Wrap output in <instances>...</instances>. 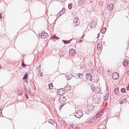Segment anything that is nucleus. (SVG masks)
I'll use <instances>...</instances> for the list:
<instances>
[{
  "label": "nucleus",
  "mask_w": 129,
  "mask_h": 129,
  "mask_svg": "<svg viewBox=\"0 0 129 129\" xmlns=\"http://www.w3.org/2000/svg\"><path fill=\"white\" fill-rule=\"evenodd\" d=\"M106 28L105 27L103 28L101 30V32L102 34H104L106 31Z\"/></svg>",
  "instance_id": "obj_16"
},
{
  "label": "nucleus",
  "mask_w": 129,
  "mask_h": 129,
  "mask_svg": "<svg viewBox=\"0 0 129 129\" xmlns=\"http://www.w3.org/2000/svg\"><path fill=\"white\" fill-rule=\"evenodd\" d=\"M119 89V88H115L114 89L115 92L116 94L118 93V91Z\"/></svg>",
  "instance_id": "obj_18"
},
{
  "label": "nucleus",
  "mask_w": 129,
  "mask_h": 129,
  "mask_svg": "<svg viewBox=\"0 0 129 129\" xmlns=\"http://www.w3.org/2000/svg\"><path fill=\"white\" fill-rule=\"evenodd\" d=\"M79 79L78 78H75V81L77 82L79 80Z\"/></svg>",
  "instance_id": "obj_33"
},
{
  "label": "nucleus",
  "mask_w": 129,
  "mask_h": 129,
  "mask_svg": "<svg viewBox=\"0 0 129 129\" xmlns=\"http://www.w3.org/2000/svg\"><path fill=\"white\" fill-rule=\"evenodd\" d=\"M87 80L90 81L92 79V75L90 74H87L86 75Z\"/></svg>",
  "instance_id": "obj_5"
},
{
  "label": "nucleus",
  "mask_w": 129,
  "mask_h": 129,
  "mask_svg": "<svg viewBox=\"0 0 129 129\" xmlns=\"http://www.w3.org/2000/svg\"><path fill=\"white\" fill-rule=\"evenodd\" d=\"M100 113V112H99H99H98V113Z\"/></svg>",
  "instance_id": "obj_50"
},
{
  "label": "nucleus",
  "mask_w": 129,
  "mask_h": 129,
  "mask_svg": "<svg viewBox=\"0 0 129 129\" xmlns=\"http://www.w3.org/2000/svg\"><path fill=\"white\" fill-rule=\"evenodd\" d=\"M78 75L79 77V78H81L83 77V75L82 74L80 73H79L78 74Z\"/></svg>",
  "instance_id": "obj_23"
},
{
  "label": "nucleus",
  "mask_w": 129,
  "mask_h": 129,
  "mask_svg": "<svg viewBox=\"0 0 129 129\" xmlns=\"http://www.w3.org/2000/svg\"><path fill=\"white\" fill-rule=\"evenodd\" d=\"M65 89H67V91H69L71 90L70 88L68 86H66V87Z\"/></svg>",
  "instance_id": "obj_24"
},
{
  "label": "nucleus",
  "mask_w": 129,
  "mask_h": 129,
  "mask_svg": "<svg viewBox=\"0 0 129 129\" xmlns=\"http://www.w3.org/2000/svg\"><path fill=\"white\" fill-rule=\"evenodd\" d=\"M39 36L40 38H41L42 39H45L48 36V34L47 33L43 31L40 34Z\"/></svg>",
  "instance_id": "obj_1"
},
{
  "label": "nucleus",
  "mask_w": 129,
  "mask_h": 129,
  "mask_svg": "<svg viewBox=\"0 0 129 129\" xmlns=\"http://www.w3.org/2000/svg\"><path fill=\"white\" fill-rule=\"evenodd\" d=\"M72 4L71 3L69 4L68 5V8L69 9H71L72 8Z\"/></svg>",
  "instance_id": "obj_25"
},
{
  "label": "nucleus",
  "mask_w": 129,
  "mask_h": 129,
  "mask_svg": "<svg viewBox=\"0 0 129 129\" xmlns=\"http://www.w3.org/2000/svg\"><path fill=\"white\" fill-rule=\"evenodd\" d=\"M70 41H66L64 40H62V41L63 42H64L65 44H67V43H70V41Z\"/></svg>",
  "instance_id": "obj_20"
},
{
  "label": "nucleus",
  "mask_w": 129,
  "mask_h": 129,
  "mask_svg": "<svg viewBox=\"0 0 129 129\" xmlns=\"http://www.w3.org/2000/svg\"><path fill=\"white\" fill-rule=\"evenodd\" d=\"M127 101V100L126 98H125L123 99V100L122 101H121L120 102V103L122 104H123V103H126Z\"/></svg>",
  "instance_id": "obj_19"
},
{
  "label": "nucleus",
  "mask_w": 129,
  "mask_h": 129,
  "mask_svg": "<svg viewBox=\"0 0 129 129\" xmlns=\"http://www.w3.org/2000/svg\"><path fill=\"white\" fill-rule=\"evenodd\" d=\"M3 116L2 113H0V117H2Z\"/></svg>",
  "instance_id": "obj_36"
},
{
  "label": "nucleus",
  "mask_w": 129,
  "mask_h": 129,
  "mask_svg": "<svg viewBox=\"0 0 129 129\" xmlns=\"http://www.w3.org/2000/svg\"><path fill=\"white\" fill-rule=\"evenodd\" d=\"M84 0H79L78 1V3L80 5H82L84 3Z\"/></svg>",
  "instance_id": "obj_12"
},
{
  "label": "nucleus",
  "mask_w": 129,
  "mask_h": 129,
  "mask_svg": "<svg viewBox=\"0 0 129 129\" xmlns=\"http://www.w3.org/2000/svg\"><path fill=\"white\" fill-rule=\"evenodd\" d=\"M99 35H100V34H98V37H99Z\"/></svg>",
  "instance_id": "obj_48"
},
{
  "label": "nucleus",
  "mask_w": 129,
  "mask_h": 129,
  "mask_svg": "<svg viewBox=\"0 0 129 129\" xmlns=\"http://www.w3.org/2000/svg\"><path fill=\"white\" fill-rule=\"evenodd\" d=\"M97 114L96 115V118H98L99 117H100V116H101V115L100 114V113H99V114H98V113H97Z\"/></svg>",
  "instance_id": "obj_26"
},
{
  "label": "nucleus",
  "mask_w": 129,
  "mask_h": 129,
  "mask_svg": "<svg viewBox=\"0 0 129 129\" xmlns=\"http://www.w3.org/2000/svg\"><path fill=\"white\" fill-rule=\"evenodd\" d=\"M109 97V94H106L104 97V100L105 101H107L108 100Z\"/></svg>",
  "instance_id": "obj_10"
},
{
  "label": "nucleus",
  "mask_w": 129,
  "mask_h": 129,
  "mask_svg": "<svg viewBox=\"0 0 129 129\" xmlns=\"http://www.w3.org/2000/svg\"><path fill=\"white\" fill-rule=\"evenodd\" d=\"M54 38H57L58 39H59V38L58 37H56L55 35H54Z\"/></svg>",
  "instance_id": "obj_32"
},
{
  "label": "nucleus",
  "mask_w": 129,
  "mask_h": 129,
  "mask_svg": "<svg viewBox=\"0 0 129 129\" xmlns=\"http://www.w3.org/2000/svg\"><path fill=\"white\" fill-rule=\"evenodd\" d=\"M28 93H29V94H30V95L31 94V93H30V91H28Z\"/></svg>",
  "instance_id": "obj_38"
},
{
  "label": "nucleus",
  "mask_w": 129,
  "mask_h": 129,
  "mask_svg": "<svg viewBox=\"0 0 129 129\" xmlns=\"http://www.w3.org/2000/svg\"><path fill=\"white\" fill-rule=\"evenodd\" d=\"M105 124H101L100 125H99L98 126L99 127V128H100V129H104V128H103V127H105Z\"/></svg>",
  "instance_id": "obj_13"
},
{
  "label": "nucleus",
  "mask_w": 129,
  "mask_h": 129,
  "mask_svg": "<svg viewBox=\"0 0 129 129\" xmlns=\"http://www.w3.org/2000/svg\"><path fill=\"white\" fill-rule=\"evenodd\" d=\"M128 60L126 59L124 60L123 62V64L124 66H126L128 64Z\"/></svg>",
  "instance_id": "obj_11"
},
{
  "label": "nucleus",
  "mask_w": 129,
  "mask_h": 129,
  "mask_svg": "<svg viewBox=\"0 0 129 129\" xmlns=\"http://www.w3.org/2000/svg\"><path fill=\"white\" fill-rule=\"evenodd\" d=\"M1 68V65H0V68Z\"/></svg>",
  "instance_id": "obj_47"
},
{
  "label": "nucleus",
  "mask_w": 129,
  "mask_h": 129,
  "mask_svg": "<svg viewBox=\"0 0 129 129\" xmlns=\"http://www.w3.org/2000/svg\"><path fill=\"white\" fill-rule=\"evenodd\" d=\"M26 98L27 99L28 98V97L27 95H26Z\"/></svg>",
  "instance_id": "obj_42"
},
{
  "label": "nucleus",
  "mask_w": 129,
  "mask_h": 129,
  "mask_svg": "<svg viewBox=\"0 0 129 129\" xmlns=\"http://www.w3.org/2000/svg\"><path fill=\"white\" fill-rule=\"evenodd\" d=\"M24 88V90H26V88H25H25H24V87H23Z\"/></svg>",
  "instance_id": "obj_43"
},
{
  "label": "nucleus",
  "mask_w": 129,
  "mask_h": 129,
  "mask_svg": "<svg viewBox=\"0 0 129 129\" xmlns=\"http://www.w3.org/2000/svg\"><path fill=\"white\" fill-rule=\"evenodd\" d=\"M65 8H63L62 10L59 12L58 13L57 16H58L59 14V15L58 16L59 17L61 15L65 12Z\"/></svg>",
  "instance_id": "obj_7"
},
{
  "label": "nucleus",
  "mask_w": 129,
  "mask_h": 129,
  "mask_svg": "<svg viewBox=\"0 0 129 129\" xmlns=\"http://www.w3.org/2000/svg\"><path fill=\"white\" fill-rule=\"evenodd\" d=\"M96 24L94 22H92V24L91 25H90V26L91 28H93L95 26Z\"/></svg>",
  "instance_id": "obj_15"
},
{
  "label": "nucleus",
  "mask_w": 129,
  "mask_h": 129,
  "mask_svg": "<svg viewBox=\"0 0 129 129\" xmlns=\"http://www.w3.org/2000/svg\"><path fill=\"white\" fill-rule=\"evenodd\" d=\"M20 94H22V93H21Z\"/></svg>",
  "instance_id": "obj_49"
},
{
  "label": "nucleus",
  "mask_w": 129,
  "mask_h": 129,
  "mask_svg": "<svg viewBox=\"0 0 129 129\" xmlns=\"http://www.w3.org/2000/svg\"><path fill=\"white\" fill-rule=\"evenodd\" d=\"M102 47V45L101 44L98 43L97 45V49L98 50H100Z\"/></svg>",
  "instance_id": "obj_14"
},
{
  "label": "nucleus",
  "mask_w": 129,
  "mask_h": 129,
  "mask_svg": "<svg viewBox=\"0 0 129 129\" xmlns=\"http://www.w3.org/2000/svg\"><path fill=\"white\" fill-rule=\"evenodd\" d=\"M27 73H25V75H24V77L23 78V80H25L24 81V82H27V83H28L27 80Z\"/></svg>",
  "instance_id": "obj_8"
},
{
  "label": "nucleus",
  "mask_w": 129,
  "mask_h": 129,
  "mask_svg": "<svg viewBox=\"0 0 129 129\" xmlns=\"http://www.w3.org/2000/svg\"><path fill=\"white\" fill-rule=\"evenodd\" d=\"M75 116L77 117L80 118L82 116L83 113H75Z\"/></svg>",
  "instance_id": "obj_9"
},
{
  "label": "nucleus",
  "mask_w": 129,
  "mask_h": 129,
  "mask_svg": "<svg viewBox=\"0 0 129 129\" xmlns=\"http://www.w3.org/2000/svg\"><path fill=\"white\" fill-rule=\"evenodd\" d=\"M79 128L78 127H76V128L75 129H79Z\"/></svg>",
  "instance_id": "obj_45"
},
{
  "label": "nucleus",
  "mask_w": 129,
  "mask_h": 129,
  "mask_svg": "<svg viewBox=\"0 0 129 129\" xmlns=\"http://www.w3.org/2000/svg\"><path fill=\"white\" fill-rule=\"evenodd\" d=\"M73 50V53H76V51L75 50H74L73 49H72Z\"/></svg>",
  "instance_id": "obj_34"
},
{
  "label": "nucleus",
  "mask_w": 129,
  "mask_h": 129,
  "mask_svg": "<svg viewBox=\"0 0 129 129\" xmlns=\"http://www.w3.org/2000/svg\"><path fill=\"white\" fill-rule=\"evenodd\" d=\"M65 90L63 88H61L59 89L57 92V94L59 95H62L64 94L65 92Z\"/></svg>",
  "instance_id": "obj_4"
},
{
  "label": "nucleus",
  "mask_w": 129,
  "mask_h": 129,
  "mask_svg": "<svg viewBox=\"0 0 129 129\" xmlns=\"http://www.w3.org/2000/svg\"><path fill=\"white\" fill-rule=\"evenodd\" d=\"M83 38V36H82V37L81 38V39H82V38Z\"/></svg>",
  "instance_id": "obj_46"
},
{
  "label": "nucleus",
  "mask_w": 129,
  "mask_h": 129,
  "mask_svg": "<svg viewBox=\"0 0 129 129\" xmlns=\"http://www.w3.org/2000/svg\"><path fill=\"white\" fill-rule=\"evenodd\" d=\"M96 120V119H95V117H93L92 119V121H91V123H92V122H94Z\"/></svg>",
  "instance_id": "obj_29"
},
{
  "label": "nucleus",
  "mask_w": 129,
  "mask_h": 129,
  "mask_svg": "<svg viewBox=\"0 0 129 129\" xmlns=\"http://www.w3.org/2000/svg\"><path fill=\"white\" fill-rule=\"evenodd\" d=\"M73 51V50H70V51H69V53H71V51Z\"/></svg>",
  "instance_id": "obj_40"
},
{
  "label": "nucleus",
  "mask_w": 129,
  "mask_h": 129,
  "mask_svg": "<svg viewBox=\"0 0 129 129\" xmlns=\"http://www.w3.org/2000/svg\"><path fill=\"white\" fill-rule=\"evenodd\" d=\"M0 113H2V110L1 109H0Z\"/></svg>",
  "instance_id": "obj_41"
},
{
  "label": "nucleus",
  "mask_w": 129,
  "mask_h": 129,
  "mask_svg": "<svg viewBox=\"0 0 129 129\" xmlns=\"http://www.w3.org/2000/svg\"><path fill=\"white\" fill-rule=\"evenodd\" d=\"M71 74L68 75L66 76L67 79L68 80H70L71 78Z\"/></svg>",
  "instance_id": "obj_17"
},
{
  "label": "nucleus",
  "mask_w": 129,
  "mask_h": 129,
  "mask_svg": "<svg viewBox=\"0 0 129 129\" xmlns=\"http://www.w3.org/2000/svg\"><path fill=\"white\" fill-rule=\"evenodd\" d=\"M103 2H100V3H99V4L100 6H102L103 5Z\"/></svg>",
  "instance_id": "obj_31"
},
{
  "label": "nucleus",
  "mask_w": 129,
  "mask_h": 129,
  "mask_svg": "<svg viewBox=\"0 0 129 129\" xmlns=\"http://www.w3.org/2000/svg\"><path fill=\"white\" fill-rule=\"evenodd\" d=\"M127 89L128 90H129V87H128L127 88Z\"/></svg>",
  "instance_id": "obj_39"
},
{
  "label": "nucleus",
  "mask_w": 129,
  "mask_h": 129,
  "mask_svg": "<svg viewBox=\"0 0 129 129\" xmlns=\"http://www.w3.org/2000/svg\"><path fill=\"white\" fill-rule=\"evenodd\" d=\"M83 113V112L81 111L80 110L77 111H76V113Z\"/></svg>",
  "instance_id": "obj_30"
},
{
  "label": "nucleus",
  "mask_w": 129,
  "mask_h": 129,
  "mask_svg": "<svg viewBox=\"0 0 129 129\" xmlns=\"http://www.w3.org/2000/svg\"><path fill=\"white\" fill-rule=\"evenodd\" d=\"M49 88L50 89H52V88L53 87V86L52 85V83H51L49 84Z\"/></svg>",
  "instance_id": "obj_22"
},
{
  "label": "nucleus",
  "mask_w": 129,
  "mask_h": 129,
  "mask_svg": "<svg viewBox=\"0 0 129 129\" xmlns=\"http://www.w3.org/2000/svg\"><path fill=\"white\" fill-rule=\"evenodd\" d=\"M48 122H49L51 123L52 122H54V121L52 119H50L48 120Z\"/></svg>",
  "instance_id": "obj_27"
},
{
  "label": "nucleus",
  "mask_w": 129,
  "mask_h": 129,
  "mask_svg": "<svg viewBox=\"0 0 129 129\" xmlns=\"http://www.w3.org/2000/svg\"><path fill=\"white\" fill-rule=\"evenodd\" d=\"M113 5L112 4H108L107 6V8L109 11L112 10L113 8Z\"/></svg>",
  "instance_id": "obj_6"
},
{
  "label": "nucleus",
  "mask_w": 129,
  "mask_h": 129,
  "mask_svg": "<svg viewBox=\"0 0 129 129\" xmlns=\"http://www.w3.org/2000/svg\"><path fill=\"white\" fill-rule=\"evenodd\" d=\"M71 127H73V125L72 124L71 125H70Z\"/></svg>",
  "instance_id": "obj_37"
},
{
  "label": "nucleus",
  "mask_w": 129,
  "mask_h": 129,
  "mask_svg": "<svg viewBox=\"0 0 129 129\" xmlns=\"http://www.w3.org/2000/svg\"><path fill=\"white\" fill-rule=\"evenodd\" d=\"M38 73L40 75V76L42 77L43 76V73L41 72L40 71H39Z\"/></svg>",
  "instance_id": "obj_28"
},
{
  "label": "nucleus",
  "mask_w": 129,
  "mask_h": 129,
  "mask_svg": "<svg viewBox=\"0 0 129 129\" xmlns=\"http://www.w3.org/2000/svg\"><path fill=\"white\" fill-rule=\"evenodd\" d=\"M125 89L124 88H122L121 89V92L124 93L125 92Z\"/></svg>",
  "instance_id": "obj_21"
},
{
  "label": "nucleus",
  "mask_w": 129,
  "mask_h": 129,
  "mask_svg": "<svg viewBox=\"0 0 129 129\" xmlns=\"http://www.w3.org/2000/svg\"><path fill=\"white\" fill-rule=\"evenodd\" d=\"M79 41L80 42H83V40H80Z\"/></svg>",
  "instance_id": "obj_35"
},
{
  "label": "nucleus",
  "mask_w": 129,
  "mask_h": 129,
  "mask_svg": "<svg viewBox=\"0 0 129 129\" xmlns=\"http://www.w3.org/2000/svg\"><path fill=\"white\" fill-rule=\"evenodd\" d=\"M112 76L114 80H116L119 78V75L116 72L113 73L112 74Z\"/></svg>",
  "instance_id": "obj_3"
},
{
  "label": "nucleus",
  "mask_w": 129,
  "mask_h": 129,
  "mask_svg": "<svg viewBox=\"0 0 129 129\" xmlns=\"http://www.w3.org/2000/svg\"><path fill=\"white\" fill-rule=\"evenodd\" d=\"M1 16H2V15H1V14L0 13V17L1 18Z\"/></svg>",
  "instance_id": "obj_44"
},
{
  "label": "nucleus",
  "mask_w": 129,
  "mask_h": 129,
  "mask_svg": "<svg viewBox=\"0 0 129 129\" xmlns=\"http://www.w3.org/2000/svg\"><path fill=\"white\" fill-rule=\"evenodd\" d=\"M74 22L75 26H76L79 25L80 23L79 18L78 17H76L74 18Z\"/></svg>",
  "instance_id": "obj_2"
}]
</instances>
